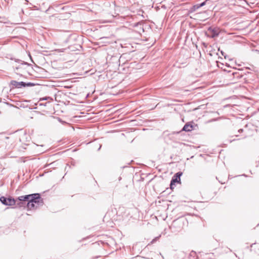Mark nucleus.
<instances>
[{
    "label": "nucleus",
    "instance_id": "1",
    "mask_svg": "<svg viewBox=\"0 0 259 259\" xmlns=\"http://www.w3.org/2000/svg\"><path fill=\"white\" fill-rule=\"evenodd\" d=\"M18 202L17 205L19 207L26 206L29 209H32L35 208V204L38 206H42L44 204L43 199L40 197L39 193H33L29 195L20 196L18 197Z\"/></svg>",
    "mask_w": 259,
    "mask_h": 259
},
{
    "label": "nucleus",
    "instance_id": "2",
    "mask_svg": "<svg viewBox=\"0 0 259 259\" xmlns=\"http://www.w3.org/2000/svg\"><path fill=\"white\" fill-rule=\"evenodd\" d=\"M183 226L184 221L181 219H178L173 222L170 228L173 229L174 232H179L183 229Z\"/></svg>",
    "mask_w": 259,
    "mask_h": 259
},
{
    "label": "nucleus",
    "instance_id": "3",
    "mask_svg": "<svg viewBox=\"0 0 259 259\" xmlns=\"http://www.w3.org/2000/svg\"><path fill=\"white\" fill-rule=\"evenodd\" d=\"M0 201L3 204L10 206H12L16 204H17V203L18 202V198L15 200L14 198L11 197L7 198L4 196L0 197Z\"/></svg>",
    "mask_w": 259,
    "mask_h": 259
},
{
    "label": "nucleus",
    "instance_id": "4",
    "mask_svg": "<svg viewBox=\"0 0 259 259\" xmlns=\"http://www.w3.org/2000/svg\"><path fill=\"white\" fill-rule=\"evenodd\" d=\"M183 175V172L181 171H179L177 172L175 175L172 177L171 180L170 181V187L171 189H173L174 188V186L175 185L176 183H181V176Z\"/></svg>",
    "mask_w": 259,
    "mask_h": 259
},
{
    "label": "nucleus",
    "instance_id": "5",
    "mask_svg": "<svg viewBox=\"0 0 259 259\" xmlns=\"http://www.w3.org/2000/svg\"><path fill=\"white\" fill-rule=\"evenodd\" d=\"M24 65L29 66V64L26 62H23L21 63V64H19L18 66H14L13 68L16 73H17V74H20V73L22 72L21 70L23 69V67Z\"/></svg>",
    "mask_w": 259,
    "mask_h": 259
},
{
    "label": "nucleus",
    "instance_id": "6",
    "mask_svg": "<svg viewBox=\"0 0 259 259\" xmlns=\"http://www.w3.org/2000/svg\"><path fill=\"white\" fill-rule=\"evenodd\" d=\"M253 130L254 127L251 124H246L245 126H244V133H246L247 131L249 133L246 136L251 135L253 132Z\"/></svg>",
    "mask_w": 259,
    "mask_h": 259
},
{
    "label": "nucleus",
    "instance_id": "7",
    "mask_svg": "<svg viewBox=\"0 0 259 259\" xmlns=\"http://www.w3.org/2000/svg\"><path fill=\"white\" fill-rule=\"evenodd\" d=\"M24 84H25V82H18L16 80H12L10 82V84L11 85L17 88H21L22 87H23Z\"/></svg>",
    "mask_w": 259,
    "mask_h": 259
},
{
    "label": "nucleus",
    "instance_id": "8",
    "mask_svg": "<svg viewBox=\"0 0 259 259\" xmlns=\"http://www.w3.org/2000/svg\"><path fill=\"white\" fill-rule=\"evenodd\" d=\"M193 129V125L190 122L187 123L183 127L182 131L185 132H190Z\"/></svg>",
    "mask_w": 259,
    "mask_h": 259
},
{
    "label": "nucleus",
    "instance_id": "9",
    "mask_svg": "<svg viewBox=\"0 0 259 259\" xmlns=\"http://www.w3.org/2000/svg\"><path fill=\"white\" fill-rule=\"evenodd\" d=\"M208 31L211 33V37H215L219 35V32L218 30L209 27Z\"/></svg>",
    "mask_w": 259,
    "mask_h": 259
},
{
    "label": "nucleus",
    "instance_id": "10",
    "mask_svg": "<svg viewBox=\"0 0 259 259\" xmlns=\"http://www.w3.org/2000/svg\"><path fill=\"white\" fill-rule=\"evenodd\" d=\"M244 47H246V48L255 47V45L252 43H250L247 38L244 37Z\"/></svg>",
    "mask_w": 259,
    "mask_h": 259
},
{
    "label": "nucleus",
    "instance_id": "11",
    "mask_svg": "<svg viewBox=\"0 0 259 259\" xmlns=\"http://www.w3.org/2000/svg\"><path fill=\"white\" fill-rule=\"evenodd\" d=\"M199 8H200L199 4H196L194 6H193L190 9V13H193L195 12L197 10H198Z\"/></svg>",
    "mask_w": 259,
    "mask_h": 259
},
{
    "label": "nucleus",
    "instance_id": "12",
    "mask_svg": "<svg viewBox=\"0 0 259 259\" xmlns=\"http://www.w3.org/2000/svg\"><path fill=\"white\" fill-rule=\"evenodd\" d=\"M196 252L194 251H192L190 253L189 258L190 259H195Z\"/></svg>",
    "mask_w": 259,
    "mask_h": 259
},
{
    "label": "nucleus",
    "instance_id": "13",
    "mask_svg": "<svg viewBox=\"0 0 259 259\" xmlns=\"http://www.w3.org/2000/svg\"><path fill=\"white\" fill-rule=\"evenodd\" d=\"M34 85H35V84L33 83H32V82H27V83L25 82V84H24L23 87H32V86H34Z\"/></svg>",
    "mask_w": 259,
    "mask_h": 259
},
{
    "label": "nucleus",
    "instance_id": "14",
    "mask_svg": "<svg viewBox=\"0 0 259 259\" xmlns=\"http://www.w3.org/2000/svg\"><path fill=\"white\" fill-rule=\"evenodd\" d=\"M244 2V9H247L248 10V8H247L245 6V4L246 5V6H249V4L248 3V2L246 0H243Z\"/></svg>",
    "mask_w": 259,
    "mask_h": 259
},
{
    "label": "nucleus",
    "instance_id": "15",
    "mask_svg": "<svg viewBox=\"0 0 259 259\" xmlns=\"http://www.w3.org/2000/svg\"><path fill=\"white\" fill-rule=\"evenodd\" d=\"M248 31L251 32L252 29H249V30H248V28H244V35H246V32H248Z\"/></svg>",
    "mask_w": 259,
    "mask_h": 259
},
{
    "label": "nucleus",
    "instance_id": "16",
    "mask_svg": "<svg viewBox=\"0 0 259 259\" xmlns=\"http://www.w3.org/2000/svg\"><path fill=\"white\" fill-rule=\"evenodd\" d=\"M208 1V0H205L204 2L201 3V4H199V5L200 8L205 6L206 5V2Z\"/></svg>",
    "mask_w": 259,
    "mask_h": 259
},
{
    "label": "nucleus",
    "instance_id": "17",
    "mask_svg": "<svg viewBox=\"0 0 259 259\" xmlns=\"http://www.w3.org/2000/svg\"><path fill=\"white\" fill-rule=\"evenodd\" d=\"M50 97H45V98H40V100L41 101V100H48V99H50Z\"/></svg>",
    "mask_w": 259,
    "mask_h": 259
},
{
    "label": "nucleus",
    "instance_id": "18",
    "mask_svg": "<svg viewBox=\"0 0 259 259\" xmlns=\"http://www.w3.org/2000/svg\"><path fill=\"white\" fill-rule=\"evenodd\" d=\"M64 49H58V50H57L56 51H57L58 52H64Z\"/></svg>",
    "mask_w": 259,
    "mask_h": 259
},
{
    "label": "nucleus",
    "instance_id": "19",
    "mask_svg": "<svg viewBox=\"0 0 259 259\" xmlns=\"http://www.w3.org/2000/svg\"><path fill=\"white\" fill-rule=\"evenodd\" d=\"M254 245H255V244H252L251 245V248H252L253 247V246H254Z\"/></svg>",
    "mask_w": 259,
    "mask_h": 259
},
{
    "label": "nucleus",
    "instance_id": "20",
    "mask_svg": "<svg viewBox=\"0 0 259 259\" xmlns=\"http://www.w3.org/2000/svg\"><path fill=\"white\" fill-rule=\"evenodd\" d=\"M240 131H243V130L242 129H240L238 130V132H240Z\"/></svg>",
    "mask_w": 259,
    "mask_h": 259
},
{
    "label": "nucleus",
    "instance_id": "21",
    "mask_svg": "<svg viewBox=\"0 0 259 259\" xmlns=\"http://www.w3.org/2000/svg\"><path fill=\"white\" fill-rule=\"evenodd\" d=\"M244 68H245L246 69H250V68H248V67H244Z\"/></svg>",
    "mask_w": 259,
    "mask_h": 259
},
{
    "label": "nucleus",
    "instance_id": "22",
    "mask_svg": "<svg viewBox=\"0 0 259 259\" xmlns=\"http://www.w3.org/2000/svg\"><path fill=\"white\" fill-rule=\"evenodd\" d=\"M235 141V139H233V140H230V142H232V141Z\"/></svg>",
    "mask_w": 259,
    "mask_h": 259
},
{
    "label": "nucleus",
    "instance_id": "23",
    "mask_svg": "<svg viewBox=\"0 0 259 259\" xmlns=\"http://www.w3.org/2000/svg\"><path fill=\"white\" fill-rule=\"evenodd\" d=\"M219 182H220V183H221V184H224V183H225V182H222V181H219Z\"/></svg>",
    "mask_w": 259,
    "mask_h": 259
},
{
    "label": "nucleus",
    "instance_id": "24",
    "mask_svg": "<svg viewBox=\"0 0 259 259\" xmlns=\"http://www.w3.org/2000/svg\"><path fill=\"white\" fill-rule=\"evenodd\" d=\"M243 176H244V177H246V176L244 174V175H243Z\"/></svg>",
    "mask_w": 259,
    "mask_h": 259
}]
</instances>
